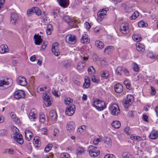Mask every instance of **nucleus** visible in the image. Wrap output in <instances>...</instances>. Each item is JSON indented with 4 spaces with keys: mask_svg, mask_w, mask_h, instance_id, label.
<instances>
[{
    "mask_svg": "<svg viewBox=\"0 0 158 158\" xmlns=\"http://www.w3.org/2000/svg\"><path fill=\"white\" fill-rule=\"evenodd\" d=\"M123 69L122 67L121 66H118L116 70V74L117 75H119L120 76L122 75V74L121 73V72L122 70L123 71Z\"/></svg>",
    "mask_w": 158,
    "mask_h": 158,
    "instance_id": "nucleus-44",
    "label": "nucleus"
},
{
    "mask_svg": "<svg viewBox=\"0 0 158 158\" xmlns=\"http://www.w3.org/2000/svg\"><path fill=\"white\" fill-rule=\"evenodd\" d=\"M113 115H116L120 113V110L118 106L116 104H111L109 108Z\"/></svg>",
    "mask_w": 158,
    "mask_h": 158,
    "instance_id": "nucleus-4",
    "label": "nucleus"
},
{
    "mask_svg": "<svg viewBox=\"0 0 158 158\" xmlns=\"http://www.w3.org/2000/svg\"><path fill=\"white\" fill-rule=\"evenodd\" d=\"M93 59L96 61L98 58V56L96 54H94L93 56Z\"/></svg>",
    "mask_w": 158,
    "mask_h": 158,
    "instance_id": "nucleus-63",
    "label": "nucleus"
},
{
    "mask_svg": "<svg viewBox=\"0 0 158 158\" xmlns=\"http://www.w3.org/2000/svg\"><path fill=\"white\" fill-rule=\"evenodd\" d=\"M101 75L104 79H106L109 77L110 75L108 71L104 70L101 72Z\"/></svg>",
    "mask_w": 158,
    "mask_h": 158,
    "instance_id": "nucleus-28",
    "label": "nucleus"
},
{
    "mask_svg": "<svg viewBox=\"0 0 158 158\" xmlns=\"http://www.w3.org/2000/svg\"><path fill=\"white\" fill-rule=\"evenodd\" d=\"M102 139L101 138L95 139L93 141L95 145H96L98 144L99 142H100L102 141Z\"/></svg>",
    "mask_w": 158,
    "mask_h": 158,
    "instance_id": "nucleus-53",
    "label": "nucleus"
},
{
    "mask_svg": "<svg viewBox=\"0 0 158 158\" xmlns=\"http://www.w3.org/2000/svg\"><path fill=\"white\" fill-rule=\"evenodd\" d=\"M134 97L131 94L127 95V98L125 100L123 101V105L125 108H127L129 105L133 101Z\"/></svg>",
    "mask_w": 158,
    "mask_h": 158,
    "instance_id": "nucleus-6",
    "label": "nucleus"
},
{
    "mask_svg": "<svg viewBox=\"0 0 158 158\" xmlns=\"http://www.w3.org/2000/svg\"><path fill=\"white\" fill-rule=\"evenodd\" d=\"M41 19L44 22H45V21L47 20V17H46V16L45 15L41 17Z\"/></svg>",
    "mask_w": 158,
    "mask_h": 158,
    "instance_id": "nucleus-62",
    "label": "nucleus"
},
{
    "mask_svg": "<svg viewBox=\"0 0 158 158\" xmlns=\"http://www.w3.org/2000/svg\"><path fill=\"white\" fill-rule=\"evenodd\" d=\"M52 30H51L50 29H49L47 28V29L46 30V33L48 35H50L51 34V31Z\"/></svg>",
    "mask_w": 158,
    "mask_h": 158,
    "instance_id": "nucleus-64",
    "label": "nucleus"
},
{
    "mask_svg": "<svg viewBox=\"0 0 158 158\" xmlns=\"http://www.w3.org/2000/svg\"><path fill=\"white\" fill-rule=\"evenodd\" d=\"M104 158H113L112 154H107L104 156Z\"/></svg>",
    "mask_w": 158,
    "mask_h": 158,
    "instance_id": "nucleus-60",
    "label": "nucleus"
},
{
    "mask_svg": "<svg viewBox=\"0 0 158 158\" xmlns=\"http://www.w3.org/2000/svg\"><path fill=\"white\" fill-rule=\"evenodd\" d=\"M52 92L53 94L57 97H58L59 96V95H58V91H56L55 89H53L52 90Z\"/></svg>",
    "mask_w": 158,
    "mask_h": 158,
    "instance_id": "nucleus-59",
    "label": "nucleus"
},
{
    "mask_svg": "<svg viewBox=\"0 0 158 158\" xmlns=\"http://www.w3.org/2000/svg\"><path fill=\"white\" fill-rule=\"evenodd\" d=\"M63 65L64 67L66 68L70 66V64L67 61H64L63 62Z\"/></svg>",
    "mask_w": 158,
    "mask_h": 158,
    "instance_id": "nucleus-51",
    "label": "nucleus"
},
{
    "mask_svg": "<svg viewBox=\"0 0 158 158\" xmlns=\"http://www.w3.org/2000/svg\"><path fill=\"white\" fill-rule=\"evenodd\" d=\"M33 143L35 146L36 147H39L40 145V141L39 140V137L36 136L34 137Z\"/></svg>",
    "mask_w": 158,
    "mask_h": 158,
    "instance_id": "nucleus-29",
    "label": "nucleus"
},
{
    "mask_svg": "<svg viewBox=\"0 0 158 158\" xmlns=\"http://www.w3.org/2000/svg\"><path fill=\"white\" fill-rule=\"evenodd\" d=\"M44 103L46 106H49L51 105V99L46 94H44L43 95Z\"/></svg>",
    "mask_w": 158,
    "mask_h": 158,
    "instance_id": "nucleus-12",
    "label": "nucleus"
},
{
    "mask_svg": "<svg viewBox=\"0 0 158 158\" xmlns=\"http://www.w3.org/2000/svg\"><path fill=\"white\" fill-rule=\"evenodd\" d=\"M12 80L10 78L8 79L6 81L4 80H0V86H3L4 85H10L12 83Z\"/></svg>",
    "mask_w": 158,
    "mask_h": 158,
    "instance_id": "nucleus-18",
    "label": "nucleus"
},
{
    "mask_svg": "<svg viewBox=\"0 0 158 158\" xmlns=\"http://www.w3.org/2000/svg\"><path fill=\"white\" fill-rule=\"evenodd\" d=\"M85 150L83 147H80L77 149L76 152L77 156L80 155L85 153Z\"/></svg>",
    "mask_w": 158,
    "mask_h": 158,
    "instance_id": "nucleus-32",
    "label": "nucleus"
},
{
    "mask_svg": "<svg viewBox=\"0 0 158 158\" xmlns=\"http://www.w3.org/2000/svg\"><path fill=\"white\" fill-rule=\"evenodd\" d=\"M12 131L14 132L13 135L14 139L20 144H22L23 140L22 135L19 133V129L15 127L13 128Z\"/></svg>",
    "mask_w": 158,
    "mask_h": 158,
    "instance_id": "nucleus-1",
    "label": "nucleus"
},
{
    "mask_svg": "<svg viewBox=\"0 0 158 158\" xmlns=\"http://www.w3.org/2000/svg\"><path fill=\"white\" fill-rule=\"evenodd\" d=\"M18 83L22 86H25L27 84L26 78L24 77H19L18 79Z\"/></svg>",
    "mask_w": 158,
    "mask_h": 158,
    "instance_id": "nucleus-14",
    "label": "nucleus"
},
{
    "mask_svg": "<svg viewBox=\"0 0 158 158\" xmlns=\"http://www.w3.org/2000/svg\"><path fill=\"white\" fill-rule=\"evenodd\" d=\"M114 89L115 91L117 93H121L123 91V86L120 83H117L115 85Z\"/></svg>",
    "mask_w": 158,
    "mask_h": 158,
    "instance_id": "nucleus-16",
    "label": "nucleus"
},
{
    "mask_svg": "<svg viewBox=\"0 0 158 158\" xmlns=\"http://www.w3.org/2000/svg\"><path fill=\"white\" fill-rule=\"evenodd\" d=\"M34 13H35L37 15H40L41 13V11L38 7H33Z\"/></svg>",
    "mask_w": 158,
    "mask_h": 158,
    "instance_id": "nucleus-35",
    "label": "nucleus"
},
{
    "mask_svg": "<svg viewBox=\"0 0 158 158\" xmlns=\"http://www.w3.org/2000/svg\"><path fill=\"white\" fill-rule=\"evenodd\" d=\"M75 111V106L72 105L66 108L65 113L67 115L72 116L74 113Z\"/></svg>",
    "mask_w": 158,
    "mask_h": 158,
    "instance_id": "nucleus-9",
    "label": "nucleus"
},
{
    "mask_svg": "<svg viewBox=\"0 0 158 158\" xmlns=\"http://www.w3.org/2000/svg\"><path fill=\"white\" fill-rule=\"evenodd\" d=\"M114 47L112 46H109L105 48L104 50V52L105 53L108 54L109 52L112 50Z\"/></svg>",
    "mask_w": 158,
    "mask_h": 158,
    "instance_id": "nucleus-41",
    "label": "nucleus"
},
{
    "mask_svg": "<svg viewBox=\"0 0 158 158\" xmlns=\"http://www.w3.org/2000/svg\"><path fill=\"white\" fill-rule=\"evenodd\" d=\"M52 146V144H48L46 147V148L44 149V151L47 152L49 151L51 149Z\"/></svg>",
    "mask_w": 158,
    "mask_h": 158,
    "instance_id": "nucleus-47",
    "label": "nucleus"
},
{
    "mask_svg": "<svg viewBox=\"0 0 158 158\" xmlns=\"http://www.w3.org/2000/svg\"><path fill=\"white\" fill-rule=\"evenodd\" d=\"M91 79L92 81L94 82L98 83L100 81L98 77H95V76H93L92 77Z\"/></svg>",
    "mask_w": 158,
    "mask_h": 158,
    "instance_id": "nucleus-50",
    "label": "nucleus"
},
{
    "mask_svg": "<svg viewBox=\"0 0 158 158\" xmlns=\"http://www.w3.org/2000/svg\"><path fill=\"white\" fill-rule=\"evenodd\" d=\"M39 119L40 122L41 123H43L45 121V115L42 114H40Z\"/></svg>",
    "mask_w": 158,
    "mask_h": 158,
    "instance_id": "nucleus-46",
    "label": "nucleus"
},
{
    "mask_svg": "<svg viewBox=\"0 0 158 158\" xmlns=\"http://www.w3.org/2000/svg\"><path fill=\"white\" fill-rule=\"evenodd\" d=\"M34 38L35 41V43L36 45H39L42 42L43 40L40 35L35 34L34 36Z\"/></svg>",
    "mask_w": 158,
    "mask_h": 158,
    "instance_id": "nucleus-19",
    "label": "nucleus"
},
{
    "mask_svg": "<svg viewBox=\"0 0 158 158\" xmlns=\"http://www.w3.org/2000/svg\"><path fill=\"white\" fill-rule=\"evenodd\" d=\"M14 96L15 98L18 100L24 98L25 97V92L23 90H19L14 93Z\"/></svg>",
    "mask_w": 158,
    "mask_h": 158,
    "instance_id": "nucleus-10",
    "label": "nucleus"
},
{
    "mask_svg": "<svg viewBox=\"0 0 158 158\" xmlns=\"http://www.w3.org/2000/svg\"><path fill=\"white\" fill-rule=\"evenodd\" d=\"M133 70L136 72H137L139 71V67L138 65L136 63H134L133 64Z\"/></svg>",
    "mask_w": 158,
    "mask_h": 158,
    "instance_id": "nucleus-42",
    "label": "nucleus"
},
{
    "mask_svg": "<svg viewBox=\"0 0 158 158\" xmlns=\"http://www.w3.org/2000/svg\"><path fill=\"white\" fill-rule=\"evenodd\" d=\"M133 39L135 40L138 41H139L141 40L142 38L140 35H134L132 36Z\"/></svg>",
    "mask_w": 158,
    "mask_h": 158,
    "instance_id": "nucleus-37",
    "label": "nucleus"
},
{
    "mask_svg": "<svg viewBox=\"0 0 158 158\" xmlns=\"http://www.w3.org/2000/svg\"><path fill=\"white\" fill-rule=\"evenodd\" d=\"M81 58L83 60L78 63L77 66V69L78 70H81L84 69L86 65L85 61L88 59V55L86 52L83 54L81 53Z\"/></svg>",
    "mask_w": 158,
    "mask_h": 158,
    "instance_id": "nucleus-2",
    "label": "nucleus"
},
{
    "mask_svg": "<svg viewBox=\"0 0 158 158\" xmlns=\"http://www.w3.org/2000/svg\"><path fill=\"white\" fill-rule=\"evenodd\" d=\"M123 71L126 76H127L129 75V72L126 69H123Z\"/></svg>",
    "mask_w": 158,
    "mask_h": 158,
    "instance_id": "nucleus-57",
    "label": "nucleus"
},
{
    "mask_svg": "<svg viewBox=\"0 0 158 158\" xmlns=\"http://www.w3.org/2000/svg\"><path fill=\"white\" fill-rule=\"evenodd\" d=\"M75 126V123L73 121H70L67 123V129L69 131H72L74 130Z\"/></svg>",
    "mask_w": 158,
    "mask_h": 158,
    "instance_id": "nucleus-13",
    "label": "nucleus"
},
{
    "mask_svg": "<svg viewBox=\"0 0 158 158\" xmlns=\"http://www.w3.org/2000/svg\"><path fill=\"white\" fill-rule=\"evenodd\" d=\"M151 94L152 95H154L156 93V89H155V88L151 86Z\"/></svg>",
    "mask_w": 158,
    "mask_h": 158,
    "instance_id": "nucleus-55",
    "label": "nucleus"
},
{
    "mask_svg": "<svg viewBox=\"0 0 158 158\" xmlns=\"http://www.w3.org/2000/svg\"><path fill=\"white\" fill-rule=\"evenodd\" d=\"M63 19L66 22H67L68 24L69 22H70V20L71 19L67 15L64 16Z\"/></svg>",
    "mask_w": 158,
    "mask_h": 158,
    "instance_id": "nucleus-52",
    "label": "nucleus"
},
{
    "mask_svg": "<svg viewBox=\"0 0 158 158\" xmlns=\"http://www.w3.org/2000/svg\"><path fill=\"white\" fill-rule=\"evenodd\" d=\"M27 14L28 16H31L34 13L33 7L32 8L29 9L27 11Z\"/></svg>",
    "mask_w": 158,
    "mask_h": 158,
    "instance_id": "nucleus-48",
    "label": "nucleus"
},
{
    "mask_svg": "<svg viewBox=\"0 0 158 158\" xmlns=\"http://www.w3.org/2000/svg\"><path fill=\"white\" fill-rule=\"evenodd\" d=\"M112 126L115 128H119L121 126L120 123L119 121H114L111 124Z\"/></svg>",
    "mask_w": 158,
    "mask_h": 158,
    "instance_id": "nucleus-33",
    "label": "nucleus"
},
{
    "mask_svg": "<svg viewBox=\"0 0 158 158\" xmlns=\"http://www.w3.org/2000/svg\"><path fill=\"white\" fill-rule=\"evenodd\" d=\"M93 105L99 111L102 110L106 108L105 102L100 101L99 99L94 101Z\"/></svg>",
    "mask_w": 158,
    "mask_h": 158,
    "instance_id": "nucleus-3",
    "label": "nucleus"
},
{
    "mask_svg": "<svg viewBox=\"0 0 158 158\" xmlns=\"http://www.w3.org/2000/svg\"><path fill=\"white\" fill-rule=\"evenodd\" d=\"M90 85V80L89 77H86L85 78V83L83 84V86L85 88H88Z\"/></svg>",
    "mask_w": 158,
    "mask_h": 158,
    "instance_id": "nucleus-27",
    "label": "nucleus"
},
{
    "mask_svg": "<svg viewBox=\"0 0 158 158\" xmlns=\"http://www.w3.org/2000/svg\"><path fill=\"white\" fill-rule=\"evenodd\" d=\"M89 148H91L89 151V152L90 156L93 157H95L98 156L99 153V151L97 149L96 147H93L90 145Z\"/></svg>",
    "mask_w": 158,
    "mask_h": 158,
    "instance_id": "nucleus-8",
    "label": "nucleus"
},
{
    "mask_svg": "<svg viewBox=\"0 0 158 158\" xmlns=\"http://www.w3.org/2000/svg\"><path fill=\"white\" fill-rule=\"evenodd\" d=\"M17 15L15 13H12L11 15L10 21L12 23H15L18 19Z\"/></svg>",
    "mask_w": 158,
    "mask_h": 158,
    "instance_id": "nucleus-24",
    "label": "nucleus"
},
{
    "mask_svg": "<svg viewBox=\"0 0 158 158\" xmlns=\"http://www.w3.org/2000/svg\"><path fill=\"white\" fill-rule=\"evenodd\" d=\"M49 117L52 120H55L57 118V114L54 110L51 111L49 113Z\"/></svg>",
    "mask_w": 158,
    "mask_h": 158,
    "instance_id": "nucleus-31",
    "label": "nucleus"
},
{
    "mask_svg": "<svg viewBox=\"0 0 158 158\" xmlns=\"http://www.w3.org/2000/svg\"><path fill=\"white\" fill-rule=\"evenodd\" d=\"M105 143L111 145L112 143L111 139L109 138L105 137L104 139Z\"/></svg>",
    "mask_w": 158,
    "mask_h": 158,
    "instance_id": "nucleus-45",
    "label": "nucleus"
},
{
    "mask_svg": "<svg viewBox=\"0 0 158 158\" xmlns=\"http://www.w3.org/2000/svg\"><path fill=\"white\" fill-rule=\"evenodd\" d=\"M139 16V13L138 11L135 12L130 17L131 20L135 19Z\"/></svg>",
    "mask_w": 158,
    "mask_h": 158,
    "instance_id": "nucleus-36",
    "label": "nucleus"
},
{
    "mask_svg": "<svg viewBox=\"0 0 158 158\" xmlns=\"http://www.w3.org/2000/svg\"><path fill=\"white\" fill-rule=\"evenodd\" d=\"M59 3L60 6L66 8L69 4V0H59Z\"/></svg>",
    "mask_w": 158,
    "mask_h": 158,
    "instance_id": "nucleus-22",
    "label": "nucleus"
},
{
    "mask_svg": "<svg viewBox=\"0 0 158 158\" xmlns=\"http://www.w3.org/2000/svg\"><path fill=\"white\" fill-rule=\"evenodd\" d=\"M92 69H93L94 70V69L92 66H91L89 67L88 69V70L89 73L90 74H91L93 73V72L92 71Z\"/></svg>",
    "mask_w": 158,
    "mask_h": 158,
    "instance_id": "nucleus-58",
    "label": "nucleus"
},
{
    "mask_svg": "<svg viewBox=\"0 0 158 158\" xmlns=\"http://www.w3.org/2000/svg\"><path fill=\"white\" fill-rule=\"evenodd\" d=\"M136 49L139 52H143L145 50V46L143 44L140 43H137L136 44Z\"/></svg>",
    "mask_w": 158,
    "mask_h": 158,
    "instance_id": "nucleus-21",
    "label": "nucleus"
},
{
    "mask_svg": "<svg viewBox=\"0 0 158 158\" xmlns=\"http://www.w3.org/2000/svg\"><path fill=\"white\" fill-rule=\"evenodd\" d=\"M148 24L143 21H140L138 23V26L140 27H146L148 26Z\"/></svg>",
    "mask_w": 158,
    "mask_h": 158,
    "instance_id": "nucleus-40",
    "label": "nucleus"
},
{
    "mask_svg": "<svg viewBox=\"0 0 158 158\" xmlns=\"http://www.w3.org/2000/svg\"><path fill=\"white\" fill-rule=\"evenodd\" d=\"M88 36V35L86 34H84L81 40V42L83 44H87L89 43V40Z\"/></svg>",
    "mask_w": 158,
    "mask_h": 158,
    "instance_id": "nucleus-30",
    "label": "nucleus"
},
{
    "mask_svg": "<svg viewBox=\"0 0 158 158\" xmlns=\"http://www.w3.org/2000/svg\"><path fill=\"white\" fill-rule=\"evenodd\" d=\"M108 10L109 9L107 8H105L100 10L98 13L97 20L98 21L102 20L105 16L106 15L107 12Z\"/></svg>",
    "mask_w": 158,
    "mask_h": 158,
    "instance_id": "nucleus-7",
    "label": "nucleus"
},
{
    "mask_svg": "<svg viewBox=\"0 0 158 158\" xmlns=\"http://www.w3.org/2000/svg\"><path fill=\"white\" fill-rule=\"evenodd\" d=\"M79 22L77 20L72 19L70 20V22H69V25L73 28L78 27L77 24Z\"/></svg>",
    "mask_w": 158,
    "mask_h": 158,
    "instance_id": "nucleus-25",
    "label": "nucleus"
},
{
    "mask_svg": "<svg viewBox=\"0 0 158 158\" xmlns=\"http://www.w3.org/2000/svg\"><path fill=\"white\" fill-rule=\"evenodd\" d=\"M64 102L65 104L68 105L71 103H72L73 101V99H71L70 98L67 97L64 99Z\"/></svg>",
    "mask_w": 158,
    "mask_h": 158,
    "instance_id": "nucleus-39",
    "label": "nucleus"
},
{
    "mask_svg": "<svg viewBox=\"0 0 158 158\" xmlns=\"http://www.w3.org/2000/svg\"><path fill=\"white\" fill-rule=\"evenodd\" d=\"M128 24L127 23L122 24L120 29V31L123 34H126L128 29Z\"/></svg>",
    "mask_w": 158,
    "mask_h": 158,
    "instance_id": "nucleus-15",
    "label": "nucleus"
},
{
    "mask_svg": "<svg viewBox=\"0 0 158 158\" xmlns=\"http://www.w3.org/2000/svg\"><path fill=\"white\" fill-rule=\"evenodd\" d=\"M122 156L123 158H132V156L129 153L127 152H125L123 153Z\"/></svg>",
    "mask_w": 158,
    "mask_h": 158,
    "instance_id": "nucleus-38",
    "label": "nucleus"
},
{
    "mask_svg": "<svg viewBox=\"0 0 158 158\" xmlns=\"http://www.w3.org/2000/svg\"><path fill=\"white\" fill-rule=\"evenodd\" d=\"M85 25L86 29H89L91 27V26L89 23L88 22H85Z\"/></svg>",
    "mask_w": 158,
    "mask_h": 158,
    "instance_id": "nucleus-56",
    "label": "nucleus"
},
{
    "mask_svg": "<svg viewBox=\"0 0 158 158\" xmlns=\"http://www.w3.org/2000/svg\"><path fill=\"white\" fill-rule=\"evenodd\" d=\"M123 83L127 89L130 88L131 86L130 81L128 80H126Z\"/></svg>",
    "mask_w": 158,
    "mask_h": 158,
    "instance_id": "nucleus-43",
    "label": "nucleus"
},
{
    "mask_svg": "<svg viewBox=\"0 0 158 158\" xmlns=\"http://www.w3.org/2000/svg\"><path fill=\"white\" fill-rule=\"evenodd\" d=\"M25 137L26 140H30L32 137V133L28 130H26L25 131Z\"/></svg>",
    "mask_w": 158,
    "mask_h": 158,
    "instance_id": "nucleus-23",
    "label": "nucleus"
},
{
    "mask_svg": "<svg viewBox=\"0 0 158 158\" xmlns=\"http://www.w3.org/2000/svg\"><path fill=\"white\" fill-rule=\"evenodd\" d=\"M58 44L57 42L54 43L52 45V51L56 56H58L60 54L58 46Z\"/></svg>",
    "mask_w": 158,
    "mask_h": 158,
    "instance_id": "nucleus-11",
    "label": "nucleus"
},
{
    "mask_svg": "<svg viewBox=\"0 0 158 158\" xmlns=\"http://www.w3.org/2000/svg\"><path fill=\"white\" fill-rule=\"evenodd\" d=\"M95 44L96 46L100 49H102L104 47V44L101 41L97 40L96 41Z\"/></svg>",
    "mask_w": 158,
    "mask_h": 158,
    "instance_id": "nucleus-34",
    "label": "nucleus"
},
{
    "mask_svg": "<svg viewBox=\"0 0 158 158\" xmlns=\"http://www.w3.org/2000/svg\"><path fill=\"white\" fill-rule=\"evenodd\" d=\"M10 116L13 119L16 117V115L15 114V113L13 112L10 113Z\"/></svg>",
    "mask_w": 158,
    "mask_h": 158,
    "instance_id": "nucleus-61",
    "label": "nucleus"
},
{
    "mask_svg": "<svg viewBox=\"0 0 158 158\" xmlns=\"http://www.w3.org/2000/svg\"><path fill=\"white\" fill-rule=\"evenodd\" d=\"M13 120L16 124H19L20 123V119L16 116L13 119Z\"/></svg>",
    "mask_w": 158,
    "mask_h": 158,
    "instance_id": "nucleus-54",
    "label": "nucleus"
},
{
    "mask_svg": "<svg viewBox=\"0 0 158 158\" xmlns=\"http://www.w3.org/2000/svg\"><path fill=\"white\" fill-rule=\"evenodd\" d=\"M65 40L69 44H75L77 41L76 37L75 35L70 34H69L66 36Z\"/></svg>",
    "mask_w": 158,
    "mask_h": 158,
    "instance_id": "nucleus-5",
    "label": "nucleus"
},
{
    "mask_svg": "<svg viewBox=\"0 0 158 158\" xmlns=\"http://www.w3.org/2000/svg\"><path fill=\"white\" fill-rule=\"evenodd\" d=\"M36 116L37 114H36L35 110L34 109H31L29 114V118L31 120L33 121L36 118Z\"/></svg>",
    "mask_w": 158,
    "mask_h": 158,
    "instance_id": "nucleus-20",
    "label": "nucleus"
},
{
    "mask_svg": "<svg viewBox=\"0 0 158 158\" xmlns=\"http://www.w3.org/2000/svg\"><path fill=\"white\" fill-rule=\"evenodd\" d=\"M158 137V131H153L150 134L149 138L150 139H154Z\"/></svg>",
    "mask_w": 158,
    "mask_h": 158,
    "instance_id": "nucleus-26",
    "label": "nucleus"
},
{
    "mask_svg": "<svg viewBox=\"0 0 158 158\" xmlns=\"http://www.w3.org/2000/svg\"><path fill=\"white\" fill-rule=\"evenodd\" d=\"M60 158H69V156L68 154L64 153L61 155Z\"/></svg>",
    "mask_w": 158,
    "mask_h": 158,
    "instance_id": "nucleus-49",
    "label": "nucleus"
},
{
    "mask_svg": "<svg viewBox=\"0 0 158 158\" xmlns=\"http://www.w3.org/2000/svg\"><path fill=\"white\" fill-rule=\"evenodd\" d=\"M9 49L6 44L1 45L0 46V53L1 54L8 53Z\"/></svg>",
    "mask_w": 158,
    "mask_h": 158,
    "instance_id": "nucleus-17",
    "label": "nucleus"
}]
</instances>
